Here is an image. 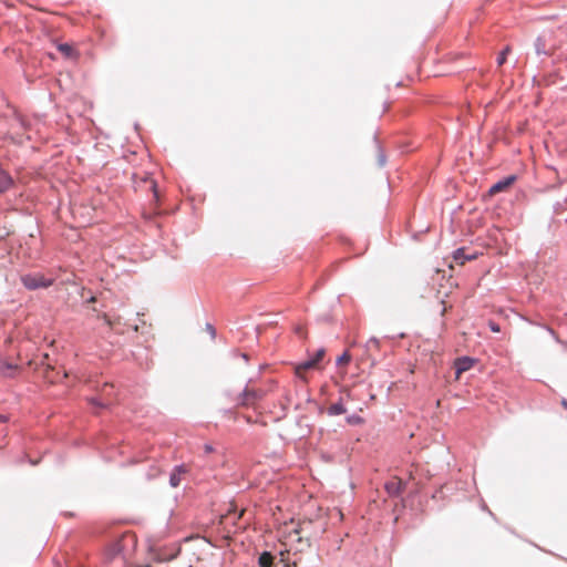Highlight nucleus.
<instances>
[{"mask_svg": "<svg viewBox=\"0 0 567 567\" xmlns=\"http://www.w3.org/2000/svg\"><path fill=\"white\" fill-rule=\"evenodd\" d=\"M511 52V47L507 45L504 48V50L499 53L497 58V64L498 66H502L506 62L507 54Z\"/></svg>", "mask_w": 567, "mask_h": 567, "instance_id": "obj_18", "label": "nucleus"}, {"mask_svg": "<svg viewBox=\"0 0 567 567\" xmlns=\"http://www.w3.org/2000/svg\"><path fill=\"white\" fill-rule=\"evenodd\" d=\"M516 181V177L514 175L507 176L506 178L498 181L495 183L488 190V194L491 196L498 194L501 192L507 190Z\"/></svg>", "mask_w": 567, "mask_h": 567, "instance_id": "obj_5", "label": "nucleus"}, {"mask_svg": "<svg viewBox=\"0 0 567 567\" xmlns=\"http://www.w3.org/2000/svg\"><path fill=\"white\" fill-rule=\"evenodd\" d=\"M68 377V372L66 371H63V375L62 378H66Z\"/></svg>", "mask_w": 567, "mask_h": 567, "instance_id": "obj_31", "label": "nucleus"}, {"mask_svg": "<svg viewBox=\"0 0 567 567\" xmlns=\"http://www.w3.org/2000/svg\"><path fill=\"white\" fill-rule=\"evenodd\" d=\"M317 365L315 364V361L311 359L306 360L295 367V373L298 378L306 380V372L312 369H316Z\"/></svg>", "mask_w": 567, "mask_h": 567, "instance_id": "obj_7", "label": "nucleus"}, {"mask_svg": "<svg viewBox=\"0 0 567 567\" xmlns=\"http://www.w3.org/2000/svg\"><path fill=\"white\" fill-rule=\"evenodd\" d=\"M44 378L51 383H55L61 380L60 372H55V369L50 367L49 364L45 369Z\"/></svg>", "mask_w": 567, "mask_h": 567, "instance_id": "obj_11", "label": "nucleus"}, {"mask_svg": "<svg viewBox=\"0 0 567 567\" xmlns=\"http://www.w3.org/2000/svg\"><path fill=\"white\" fill-rule=\"evenodd\" d=\"M102 319L110 328H113V319H111L106 313L102 315Z\"/></svg>", "mask_w": 567, "mask_h": 567, "instance_id": "obj_21", "label": "nucleus"}, {"mask_svg": "<svg viewBox=\"0 0 567 567\" xmlns=\"http://www.w3.org/2000/svg\"><path fill=\"white\" fill-rule=\"evenodd\" d=\"M204 449H205V452H206V453H210V452H213V447H212V445L206 444Z\"/></svg>", "mask_w": 567, "mask_h": 567, "instance_id": "obj_25", "label": "nucleus"}, {"mask_svg": "<svg viewBox=\"0 0 567 567\" xmlns=\"http://www.w3.org/2000/svg\"><path fill=\"white\" fill-rule=\"evenodd\" d=\"M380 347V342L378 339L372 338L367 342L368 350H378Z\"/></svg>", "mask_w": 567, "mask_h": 567, "instance_id": "obj_19", "label": "nucleus"}, {"mask_svg": "<svg viewBox=\"0 0 567 567\" xmlns=\"http://www.w3.org/2000/svg\"><path fill=\"white\" fill-rule=\"evenodd\" d=\"M54 278L47 277L41 272L25 274L21 276V282L29 290L48 288L53 285Z\"/></svg>", "mask_w": 567, "mask_h": 567, "instance_id": "obj_2", "label": "nucleus"}, {"mask_svg": "<svg viewBox=\"0 0 567 567\" xmlns=\"http://www.w3.org/2000/svg\"><path fill=\"white\" fill-rule=\"evenodd\" d=\"M489 328L494 332H499V330H501L499 326L497 323L493 322V321L489 322Z\"/></svg>", "mask_w": 567, "mask_h": 567, "instance_id": "obj_22", "label": "nucleus"}, {"mask_svg": "<svg viewBox=\"0 0 567 567\" xmlns=\"http://www.w3.org/2000/svg\"><path fill=\"white\" fill-rule=\"evenodd\" d=\"M6 420H7L6 416L0 414V422H6Z\"/></svg>", "mask_w": 567, "mask_h": 567, "instance_id": "obj_27", "label": "nucleus"}, {"mask_svg": "<svg viewBox=\"0 0 567 567\" xmlns=\"http://www.w3.org/2000/svg\"><path fill=\"white\" fill-rule=\"evenodd\" d=\"M188 470L185 465L177 466L171 474L169 483L173 487H177L182 481V476L186 474Z\"/></svg>", "mask_w": 567, "mask_h": 567, "instance_id": "obj_8", "label": "nucleus"}, {"mask_svg": "<svg viewBox=\"0 0 567 567\" xmlns=\"http://www.w3.org/2000/svg\"><path fill=\"white\" fill-rule=\"evenodd\" d=\"M12 185L10 175L0 167V192L7 190Z\"/></svg>", "mask_w": 567, "mask_h": 567, "instance_id": "obj_10", "label": "nucleus"}, {"mask_svg": "<svg viewBox=\"0 0 567 567\" xmlns=\"http://www.w3.org/2000/svg\"><path fill=\"white\" fill-rule=\"evenodd\" d=\"M447 308L444 306L443 307V310H442V315H444L446 312Z\"/></svg>", "mask_w": 567, "mask_h": 567, "instance_id": "obj_30", "label": "nucleus"}, {"mask_svg": "<svg viewBox=\"0 0 567 567\" xmlns=\"http://www.w3.org/2000/svg\"><path fill=\"white\" fill-rule=\"evenodd\" d=\"M470 259H472V257L466 256L465 250L463 248H460L454 252V260L460 265H463L465 260Z\"/></svg>", "mask_w": 567, "mask_h": 567, "instance_id": "obj_14", "label": "nucleus"}, {"mask_svg": "<svg viewBox=\"0 0 567 567\" xmlns=\"http://www.w3.org/2000/svg\"><path fill=\"white\" fill-rule=\"evenodd\" d=\"M293 534L296 535L297 537V540L300 542L301 540V536H300V529H293Z\"/></svg>", "mask_w": 567, "mask_h": 567, "instance_id": "obj_23", "label": "nucleus"}, {"mask_svg": "<svg viewBox=\"0 0 567 567\" xmlns=\"http://www.w3.org/2000/svg\"><path fill=\"white\" fill-rule=\"evenodd\" d=\"M352 357L349 351H344L338 359L337 364L338 365H347L351 361Z\"/></svg>", "mask_w": 567, "mask_h": 567, "instance_id": "obj_17", "label": "nucleus"}, {"mask_svg": "<svg viewBox=\"0 0 567 567\" xmlns=\"http://www.w3.org/2000/svg\"><path fill=\"white\" fill-rule=\"evenodd\" d=\"M265 395V392L261 390L255 389H245L239 399V405L241 406H250L254 405L257 401L261 400Z\"/></svg>", "mask_w": 567, "mask_h": 567, "instance_id": "obj_3", "label": "nucleus"}, {"mask_svg": "<svg viewBox=\"0 0 567 567\" xmlns=\"http://www.w3.org/2000/svg\"><path fill=\"white\" fill-rule=\"evenodd\" d=\"M90 402L94 405H99V406H103V404H101L100 402H97L96 399H91Z\"/></svg>", "mask_w": 567, "mask_h": 567, "instance_id": "obj_24", "label": "nucleus"}, {"mask_svg": "<svg viewBox=\"0 0 567 567\" xmlns=\"http://www.w3.org/2000/svg\"><path fill=\"white\" fill-rule=\"evenodd\" d=\"M258 564L260 567H271L274 564V556L268 551H264L259 556Z\"/></svg>", "mask_w": 567, "mask_h": 567, "instance_id": "obj_12", "label": "nucleus"}, {"mask_svg": "<svg viewBox=\"0 0 567 567\" xmlns=\"http://www.w3.org/2000/svg\"><path fill=\"white\" fill-rule=\"evenodd\" d=\"M561 405L565 410H567V400L566 399H563L561 400Z\"/></svg>", "mask_w": 567, "mask_h": 567, "instance_id": "obj_26", "label": "nucleus"}, {"mask_svg": "<svg viewBox=\"0 0 567 567\" xmlns=\"http://www.w3.org/2000/svg\"><path fill=\"white\" fill-rule=\"evenodd\" d=\"M120 321V318L113 319V327Z\"/></svg>", "mask_w": 567, "mask_h": 567, "instance_id": "obj_28", "label": "nucleus"}, {"mask_svg": "<svg viewBox=\"0 0 567 567\" xmlns=\"http://www.w3.org/2000/svg\"><path fill=\"white\" fill-rule=\"evenodd\" d=\"M475 362L476 360L470 357L457 358L454 362L456 379H460L462 373L468 371L475 364Z\"/></svg>", "mask_w": 567, "mask_h": 567, "instance_id": "obj_4", "label": "nucleus"}, {"mask_svg": "<svg viewBox=\"0 0 567 567\" xmlns=\"http://www.w3.org/2000/svg\"><path fill=\"white\" fill-rule=\"evenodd\" d=\"M18 370V364L10 363L4 358L0 357V375L12 378L16 375Z\"/></svg>", "mask_w": 567, "mask_h": 567, "instance_id": "obj_6", "label": "nucleus"}, {"mask_svg": "<svg viewBox=\"0 0 567 567\" xmlns=\"http://www.w3.org/2000/svg\"><path fill=\"white\" fill-rule=\"evenodd\" d=\"M324 357V350L320 349L316 352L315 357L311 358L312 361H315V364L318 365V363L323 359Z\"/></svg>", "mask_w": 567, "mask_h": 567, "instance_id": "obj_20", "label": "nucleus"}, {"mask_svg": "<svg viewBox=\"0 0 567 567\" xmlns=\"http://www.w3.org/2000/svg\"><path fill=\"white\" fill-rule=\"evenodd\" d=\"M142 182L154 193L155 198H157V185L154 179H152L150 176H145L142 178Z\"/></svg>", "mask_w": 567, "mask_h": 567, "instance_id": "obj_15", "label": "nucleus"}, {"mask_svg": "<svg viewBox=\"0 0 567 567\" xmlns=\"http://www.w3.org/2000/svg\"><path fill=\"white\" fill-rule=\"evenodd\" d=\"M346 412H347V409L344 408V405H343V403L341 401L337 402L334 404H331L328 408L329 415H340V414H343Z\"/></svg>", "mask_w": 567, "mask_h": 567, "instance_id": "obj_13", "label": "nucleus"}, {"mask_svg": "<svg viewBox=\"0 0 567 567\" xmlns=\"http://www.w3.org/2000/svg\"><path fill=\"white\" fill-rule=\"evenodd\" d=\"M567 44V25L555 30L544 31L536 40L537 54H553L556 50Z\"/></svg>", "mask_w": 567, "mask_h": 567, "instance_id": "obj_1", "label": "nucleus"}, {"mask_svg": "<svg viewBox=\"0 0 567 567\" xmlns=\"http://www.w3.org/2000/svg\"><path fill=\"white\" fill-rule=\"evenodd\" d=\"M107 388L112 389V385L104 384V391H106Z\"/></svg>", "mask_w": 567, "mask_h": 567, "instance_id": "obj_29", "label": "nucleus"}, {"mask_svg": "<svg viewBox=\"0 0 567 567\" xmlns=\"http://www.w3.org/2000/svg\"><path fill=\"white\" fill-rule=\"evenodd\" d=\"M58 49H59V51H60L61 53H63V54H64L65 56H68V58H71V56H73V54H74V49H73V47H72V45H70V44H68V43L60 44V45L58 47Z\"/></svg>", "mask_w": 567, "mask_h": 567, "instance_id": "obj_16", "label": "nucleus"}, {"mask_svg": "<svg viewBox=\"0 0 567 567\" xmlns=\"http://www.w3.org/2000/svg\"><path fill=\"white\" fill-rule=\"evenodd\" d=\"M385 488L390 495H399L403 488V482L401 478L393 477L385 484Z\"/></svg>", "mask_w": 567, "mask_h": 567, "instance_id": "obj_9", "label": "nucleus"}]
</instances>
